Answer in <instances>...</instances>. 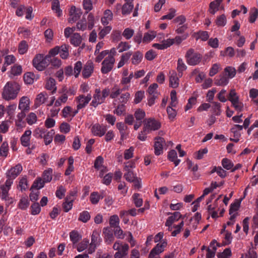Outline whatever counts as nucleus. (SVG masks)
Returning <instances> with one entry per match:
<instances>
[{
	"instance_id": "f257e3e1",
	"label": "nucleus",
	"mask_w": 258,
	"mask_h": 258,
	"mask_svg": "<svg viewBox=\"0 0 258 258\" xmlns=\"http://www.w3.org/2000/svg\"><path fill=\"white\" fill-rule=\"evenodd\" d=\"M20 87L16 82H8L3 88L2 97L6 100H14L17 97Z\"/></svg>"
},
{
	"instance_id": "f03ea898",
	"label": "nucleus",
	"mask_w": 258,
	"mask_h": 258,
	"mask_svg": "<svg viewBox=\"0 0 258 258\" xmlns=\"http://www.w3.org/2000/svg\"><path fill=\"white\" fill-rule=\"evenodd\" d=\"M109 93L110 90L108 88H104L102 91H100L99 88L96 89L90 105L96 108L99 105L103 103L106 98L109 95Z\"/></svg>"
},
{
	"instance_id": "7ed1b4c3",
	"label": "nucleus",
	"mask_w": 258,
	"mask_h": 258,
	"mask_svg": "<svg viewBox=\"0 0 258 258\" xmlns=\"http://www.w3.org/2000/svg\"><path fill=\"white\" fill-rule=\"evenodd\" d=\"M49 55L37 54L32 60L33 67L38 71L44 70L50 64Z\"/></svg>"
},
{
	"instance_id": "20e7f679",
	"label": "nucleus",
	"mask_w": 258,
	"mask_h": 258,
	"mask_svg": "<svg viewBox=\"0 0 258 258\" xmlns=\"http://www.w3.org/2000/svg\"><path fill=\"white\" fill-rule=\"evenodd\" d=\"M185 57L187 63L190 66H196L199 64L202 58V55L192 48L186 52Z\"/></svg>"
},
{
	"instance_id": "39448f33",
	"label": "nucleus",
	"mask_w": 258,
	"mask_h": 258,
	"mask_svg": "<svg viewBox=\"0 0 258 258\" xmlns=\"http://www.w3.org/2000/svg\"><path fill=\"white\" fill-rule=\"evenodd\" d=\"M101 241L99 232L96 230H94L91 235V242L88 249V253H92L94 252L96 247L100 245Z\"/></svg>"
},
{
	"instance_id": "423d86ee",
	"label": "nucleus",
	"mask_w": 258,
	"mask_h": 258,
	"mask_svg": "<svg viewBox=\"0 0 258 258\" xmlns=\"http://www.w3.org/2000/svg\"><path fill=\"white\" fill-rule=\"evenodd\" d=\"M115 58L111 55H108L102 61L101 72L102 74H107L111 71L113 68Z\"/></svg>"
},
{
	"instance_id": "0eeeda50",
	"label": "nucleus",
	"mask_w": 258,
	"mask_h": 258,
	"mask_svg": "<svg viewBox=\"0 0 258 258\" xmlns=\"http://www.w3.org/2000/svg\"><path fill=\"white\" fill-rule=\"evenodd\" d=\"M161 127V123L157 120L150 118L147 119L144 124V132H147L148 133L152 131H156Z\"/></svg>"
},
{
	"instance_id": "6e6552de",
	"label": "nucleus",
	"mask_w": 258,
	"mask_h": 258,
	"mask_svg": "<svg viewBox=\"0 0 258 258\" xmlns=\"http://www.w3.org/2000/svg\"><path fill=\"white\" fill-rule=\"evenodd\" d=\"M167 245V243L165 240L162 241L161 243L157 244L151 250L149 254V258H160L159 254L164 251Z\"/></svg>"
},
{
	"instance_id": "1a4fd4ad",
	"label": "nucleus",
	"mask_w": 258,
	"mask_h": 258,
	"mask_svg": "<svg viewBox=\"0 0 258 258\" xmlns=\"http://www.w3.org/2000/svg\"><path fill=\"white\" fill-rule=\"evenodd\" d=\"M92 98V96L90 94H88L86 96L84 95H80L76 98V100L77 103V108L78 110H80L84 107L89 103Z\"/></svg>"
},
{
	"instance_id": "9d476101",
	"label": "nucleus",
	"mask_w": 258,
	"mask_h": 258,
	"mask_svg": "<svg viewBox=\"0 0 258 258\" xmlns=\"http://www.w3.org/2000/svg\"><path fill=\"white\" fill-rule=\"evenodd\" d=\"M70 17L68 21L73 23L78 21L82 15V10L80 9L76 8L75 6H72L69 12Z\"/></svg>"
},
{
	"instance_id": "9b49d317",
	"label": "nucleus",
	"mask_w": 258,
	"mask_h": 258,
	"mask_svg": "<svg viewBox=\"0 0 258 258\" xmlns=\"http://www.w3.org/2000/svg\"><path fill=\"white\" fill-rule=\"evenodd\" d=\"M169 85L173 88H176L179 86V78L178 74L174 70H172L169 73Z\"/></svg>"
},
{
	"instance_id": "f8f14e48",
	"label": "nucleus",
	"mask_w": 258,
	"mask_h": 258,
	"mask_svg": "<svg viewBox=\"0 0 258 258\" xmlns=\"http://www.w3.org/2000/svg\"><path fill=\"white\" fill-rule=\"evenodd\" d=\"M154 143V153L157 156L160 155L163 153V144H165V141L164 138L160 137L155 138Z\"/></svg>"
},
{
	"instance_id": "ddd939ff",
	"label": "nucleus",
	"mask_w": 258,
	"mask_h": 258,
	"mask_svg": "<svg viewBox=\"0 0 258 258\" xmlns=\"http://www.w3.org/2000/svg\"><path fill=\"white\" fill-rule=\"evenodd\" d=\"M94 64L90 61H88L84 66L82 70V76L84 78H89L94 71Z\"/></svg>"
},
{
	"instance_id": "4468645a",
	"label": "nucleus",
	"mask_w": 258,
	"mask_h": 258,
	"mask_svg": "<svg viewBox=\"0 0 258 258\" xmlns=\"http://www.w3.org/2000/svg\"><path fill=\"white\" fill-rule=\"evenodd\" d=\"M106 128L104 126L101 125L99 123H96L92 125L91 132L96 136L102 137L105 135L106 132Z\"/></svg>"
},
{
	"instance_id": "2eb2a0df",
	"label": "nucleus",
	"mask_w": 258,
	"mask_h": 258,
	"mask_svg": "<svg viewBox=\"0 0 258 258\" xmlns=\"http://www.w3.org/2000/svg\"><path fill=\"white\" fill-rule=\"evenodd\" d=\"M23 170L22 165L20 164H17L8 170L6 173L7 177H10L15 179Z\"/></svg>"
},
{
	"instance_id": "dca6fc26",
	"label": "nucleus",
	"mask_w": 258,
	"mask_h": 258,
	"mask_svg": "<svg viewBox=\"0 0 258 258\" xmlns=\"http://www.w3.org/2000/svg\"><path fill=\"white\" fill-rule=\"evenodd\" d=\"M105 241L107 244H111L114 240L113 232L110 227H105L103 229Z\"/></svg>"
},
{
	"instance_id": "f3484780",
	"label": "nucleus",
	"mask_w": 258,
	"mask_h": 258,
	"mask_svg": "<svg viewBox=\"0 0 258 258\" xmlns=\"http://www.w3.org/2000/svg\"><path fill=\"white\" fill-rule=\"evenodd\" d=\"M29 99L27 97H22L19 101L18 108L21 110L27 111L29 110Z\"/></svg>"
},
{
	"instance_id": "a211bd4d",
	"label": "nucleus",
	"mask_w": 258,
	"mask_h": 258,
	"mask_svg": "<svg viewBox=\"0 0 258 258\" xmlns=\"http://www.w3.org/2000/svg\"><path fill=\"white\" fill-rule=\"evenodd\" d=\"M181 214L179 212H174L171 216H169L166 222L165 226L172 225V224L177 221L181 218Z\"/></svg>"
},
{
	"instance_id": "6ab92c4d",
	"label": "nucleus",
	"mask_w": 258,
	"mask_h": 258,
	"mask_svg": "<svg viewBox=\"0 0 258 258\" xmlns=\"http://www.w3.org/2000/svg\"><path fill=\"white\" fill-rule=\"evenodd\" d=\"M116 127L119 131L120 140L123 141L126 138L127 135V133L126 132L127 126L122 122H118L116 123Z\"/></svg>"
},
{
	"instance_id": "aec40b11",
	"label": "nucleus",
	"mask_w": 258,
	"mask_h": 258,
	"mask_svg": "<svg viewBox=\"0 0 258 258\" xmlns=\"http://www.w3.org/2000/svg\"><path fill=\"white\" fill-rule=\"evenodd\" d=\"M89 243V240L88 239L85 238L81 242L77 243L74 246H73L74 248L77 249L79 252H82L86 249L88 246Z\"/></svg>"
},
{
	"instance_id": "412c9836",
	"label": "nucleus",
	"mask_w": 258,
	"mask_h": 258,
	"mask_svg": "<svg viewBox=\"0 0 258 258\" xmlns=\"http://www.w3.org/2000/svg\"><path fill=\"white\" fill-rule=\"evenodd\" d=\"M143 58V54L140 51H137L133 54L131 59L132 64L134 65L139 64Z\"/></svg>"
},
{
	"instance_id": "4be33fe9",
	"label": "nucleus",
	"mask_w": 258,
	"mask_h": 258,
	"mask_svg": "<svg viewBox=\"0 0 258 258\" xmlns=\"http://www.w3.org/2000/svg\"><path fill=\"white\" fill-rule=\"evenodd\" d=\"M176 69L179 77H181L183 75V72L187 69V66L184 63L183 59L181 58H178L177 60Z\"/></svg>"
},
{
	"instance_id": "5701e85b",
	"label": "nucleus",
	"mask_w": 258,
	"mask_h": 258,
	"mask_svg": "<svg viewBox=\"0 0 258 258\" xmlns=\"http://www.w3.org/2000/svg\"><path fill=\"white\" fill-rule=\"evenodd\" d=\"M48 95L45 92L40 93L37 96L35 101V105L37 106H39L44 103Z\"/></svg>"
},
{
	"instance_id": "b1692460",
	"label": "nucleus",
	"mask_w": 258,
	"mask_h": 258,
	"mask_svg": "<svg viewBox=\"0 0 258 258\" xmlns=\"http://www.w3.org/2000/svg\"><path fill=\"white\" fill-rule=\"evenodd\" d=\"M82 40L81 35L78 33H75L71 37L70 42L74 46H78L81 43Z\"/></svg>"
},
{
	"instance_id": "393cba45",
	"label": "nucleus",
	"mask_w": 258,
	"mask_h": 258,
	"mask_svg": "<svg viewBox=\"0 0 258 258\" xmlns=\"http://www.w3.org/2000/svg\"><path fill=\"white\" fill-rule=\"evenodd\" d=\"M53 169L49 168L45 170L42 174V178L45 182H49L52 180Z\"/></svg>"
},
{
	"instance_id": "a878e982",
	"label": "nucleus",
	"mask_w": 258,
	"mask_h": 258,
	"mask_svg": "<svg viewBox=\"0 0 258 258\" xmlns=\"http://www.w3.org/2000/svg\"><path fill=\"white\" fill-rule=\"evenodd\" d=\"M52 10L56 13L58 17H60L62 14V11L60 9L59 2L58 0H53L51 4Z\"/></svg>"
},
{
	"instance_id": "bb28decb",
	"label": "nucleus",
	"mask_w": 258,
	"mask_h": 258,
	"mask_svg": "<svg viewBox=\"0 0 258 258\" xmlns=\"http://www.w3.org/2000/svg\"><path fill=\"white\" fill-rule=\"evenodd\" d=\"M168 159L170 161L173 162L175 166H177L180 162V160L177 159V153L174 150H172L169 152Z\"/></svg>"
},
{
	"instance_id": "cd10ccee",
	"label": "nucleus",
	"mask_w": 258,
	"mask_h": 258,
	"mask_svg": "<svg viewBox=\"0 0 258 258\" xmlns=\"http://www.w3.org/2000/svg\"><path fill=\"white\" fill-rule=\"evenodd\" d=\"M85 14L83 15L82 19L78 21L77 23V30L79 31H84L88 29L87 21L85 17Z\"/></svg>"
},
{
	"instance_id": "c85d7f7f",
	"label": "nucleus",
	"mask_w": 258,
	"mask_h": 258,
	"mask_svg": "<svg viewBox=\"0 0 258 258\" xmlns=\"http://www.w3.org/2000/svg\"><path fill=\"white\" fill-rule=\"evenodd\" d=\"M70 237L73 242V246L76 245L82 238V236L79 233L75 231H72L70 232Z\"/></svg>"
},
{
	"instance_id": "c756f323",
	"label": "nucleus",
	"mask_w": 258,
	"mask_h": 258,
	"mask_svg": "<svg viewBox=\"0 0 258 258\" xmlns=\"http://www.w3.org/2000/svg\"><path fill=\"white\" fill-rule=\"evenodd\" d=\"M46 88L47 90H51L52 94L55 92L56 87H55V81L54 79L50 78L47 81Z\"/></svg>"
},
{
	"instance_id": "7c9ffc66",
	"label": "nucleus",
	"mask_w": 258,
	"mask_h": 258,
	"mask_svg": "<svg viewBox=\"0 0 258 258\" xmlns=\"http://www.w3.org/2000/svg\"><path fill=\"white\" fill-rule=\"evenodd\" d=\"M156 36L155 31H151L150 33H145L143 38V42L148 43L152 40Z\"/></svg>"
},
{
	"instance_id": "2f4dec72",
	"label": "nucleus",
	"mask_w": 258,
	"mask_h": 258,
	"mask_svg": "<svg viewBox=\"0 0 258 258\" xmlns=\"http://www.w3.org/2000/svg\"><path fill=\"white\" fill-rule=\"evenodd\" d=\"M34 73L27 72L24 75L23 79L26 84H32L34 82Z\"/></svg>"
},
{
	"instance_id": "473e14b6",
	"label": "nucleus",
	"mask_w": 258,
	"mask_h": 258,
	"mask_svg": "<svg viewBox=\"0 0 258 258\" xmlns=\"http://www.w3.org/2000/svg\"><path fill=\"white\" fill-rule=\"evenodd\" d=\"M44 184L45 182L41 177H37L34 181L31 188L40 189L44 187Z\"/></svg>"
},
{
	"instance_id": "72a5a7b5",
	"label": "nucleus",
	"mask_w": 258,
	"mask_h": 258,
	"mask_svg": "<svg viewBox=\"0 0 258 258\" xmlns=\"http://www.w3.org/2000/svg\"><path fill=\"white\" fill-rule=\"evenodd\" d=\"M69 46L67 45H62L61 46H59V53L60 57L62 59H66L69 55V51H68Z\"/></svg>"
},
{
	"instance_id": "f704fd0d",
	"label": "nucleus",
	"mask_w": 258,
	"mask_h": 258,
	"mask_svg": "<svg viewBox=\"0 0 258 258\" xmlns=\"http://www.w3.org/2000/svg\"><path fill=\"white\" fill-rule=\"evenodd\" d=\"M54 131L51 130L48 132L46 135H44L43 138L45 142V144L47 145L51 143L53 139V136L54 134Z\"/></svg>"
},
{
	"instance_id": "c9c22d12",
	"label": "nucleus",
	"mask_w": 258,
	"mask_h": 258,
	"mask_svg": "<svg viewBox=\"0 0 258 258\" xmlns=\"http://www.w3.org/2000/svg\"><path fill=\"white\" fill-rule=\"evenodd\" d=\"M119 219L116 215L111 216L109 219V224L111 227L115 228L119 226Z\"/></svg>"
},
{
	"instance_id": "e433bc0d",
	"label": "nucleus",
	"mask_w": 258,
	"mask_h": 258,
	"mask_svg": "<svg viewBox=\"0 0 258 258\" xmlns=\"http://www.w3.org/2000/svg\"><path fill=\"white\" fill-rule=\"evenodd\" d=\"M82 70H83V65L81 61H78L75 63L74 69V74L75 78H78Z\"/></svg>"
},
{
	"instance_id": "4c0bfd02",
	"label": "nucleus",
	"mask_w": 258,
	"mask_h": 258,
	"mask_svg": "<svg viewBox=\"0 0 258 258\" xmlns=\"http://www.w3.org/2000/svg\"><path fill=\"white\" fill-rule=\"evenodd\" d=\"M91 216L87 211H84L80 214L78 220L83 223L87 222L90 219Z\"/></svg>"
},
{
	"instance_id": "58836bf2",
	"label": "nucleus",
	"mask_w": 258,
	"mask_h": 258,
	"mask_svg": "<svg viewBox=\"0 0 258 258\" xmlns=\"http://www.w3.org/2000/svg\"><path fill=\"white\" fill-rule=\"evenodd\" d=\"M28 44L26 41H22L19 44L18 51L20 54H24L27 51Z\"/></svg>"
},
{
	"instance_id": "ea45409f",
	"label": "nucleus",
	"mask_w": 258,
	"mask_h": 258,
	"mask_svg": "<svg viewBox=\"0 0 258 258\" xmlns=\"http://www.w3.org/2000/svg\"><path fill=\"white\" fill-rule=\"evenodd\" d=\"M133 8V4H128V3H125L122 7V15H125L130 14Z\"/></svg>"
},
{
	"instance_id": "a19ab883",
	"label": "nucleus",
	"mask_w": 258,
	"mask_h": 258,
	"mask_svg": "<svg viewBox=\"0 0 258 258\" xmlns=\"http://www.w3.org/2000/svg\"><path fill=\"white\" fill-rule=\"evenodd\" d=\"M46 130L43 128H37L33 132V136L37 139L43 138L44 134L46 133Z\"/></svg>"
},
{
	"instance_id": "79ce46f5",
	"label": "nucleus",
	"mask_w": 258,
	"mask_h": 258,
	"mask_svg": "<svg viewBox=\"0 0 258 258\" xmlns=\"http://www.w3.org/2000/svg\"><path fill=\"white\" fill-rule=\"evenodd\" d=\"M222 165L223 168L226 170L231 169L233 167L234 165L232 161L228 158H225L222 160L221 161Z\"/></svg>"
},
{
	"instance_id": "37998d69",
	"label": "nucleus",
	"mask_w": 258,
	"mask_h": 258,
	"mask_svg": "<svg viewBox=\"0 0 258 258\" xmlns=\"http://www.w3.org/2000/svg\"><path fill=\"white\" fill-rule=\"evenodd\" d=\"M8 143L7 142H4L0 147V155L6 157L8 155Z\"/></svg>"
},
{
	"instance_id": "c03bdc74",
	"label": "nucleus",
	"mask_w": 258,
	"mask_h": 258,
	"mask_svg": "<svg viewBox=\"0 0 258 258\" xmlns=\"http://www.w3.org/2000/svg\"><path fill=\"white\" fill-rule=\"evenodd\" d=\"M11 72L14 76L20 75L22 72V67L18 64H15L12 67Z\"/></svg>"
},
{
	"instance_id": "a18cd8bd",
	"label": "nucleus",
	"mask_w": 258,
	"mask_h": 258,
	"mask_svg": "<svg viewBox=\"0 0 258 258\" xmlns=\"http://www.w3.org/2000/svg\"><path fill=\"white\" fill-rule=\"evenodd\" d=\"M231 104L232 106H233L236 111L238 112L242 111L243 108V104L242 102L239 101V99L237 100H233Z\"/></svg>"
},
{
	"instance_id": "49530a36",
	"label": "nucleus",
	"mask_w": 258,
	"mask_h": 258,
	"mask_svg": "<svg viewBox=\"0 0 258 258\" xmlns=\"http://www.w3.org/2000/svg\"><path fill=\"white\" fill-rule=\"evenodd\" d=\"M144 93L145 92L144 91L140 90L137 91L135 95L134 102L135 104L140 103L145 97Z\"/></svg>"
},
{
	"instance_id": "de8ad7c7",
	"label": "nucleus",
	"mask_w": 258,
	"mask_h": 258,
	"mask_svg": "<svg viewBox=\"0 0 258 258\" xmlns=\"http://www.w3.org/2000/svg\"><path fill=\"white\" fill-rule=\"evenodd\" d=\"M171 102L169 106L175 107L177 104V98L176 97V92L173 90L170 93Z\"/></svg>"
},
{
	"instance_id": "09e8293b",
	"label": "nucleus",
	"mask_w": 258,
	"mask_h": 258,
	"mask_svg": "<svg viewBox=\"0 0 258 258\" xmlns=\"http://www.w3.org/2000/svg\"><path fill=\"white\" fill-rule=\"evenodd\" d=\"M232 253L230 248H227L222 252L217 254L218 258H230Z\"/></svg>"
},
{
	"instance_id": "8fccbe9b",
	"label": "nucleus",
	"mask_w": 258,
	"mask_h": 258,
	"mask_svg": "<svg viewBox=\"0 0 258 258\" xmlns=\"http://www.w3.org/2000/svg\"><path fill=\"white\" fill-rule=\"evenodd\" d=\"M225 75L228 76L229 78H233L236 75V70L235 68L231 67H227L224 69Z\"/></svg>"
},
{
	"instance_id": "3c124183",
	"label": "nucleus",
	"mask_w": 258,
	"mask_h": 258,
	"mask_svg": "<svg viewBox=\"0 0 258 258\" xmlns=\"http://www.w3.org/2000/svg\"><path fill=\"white\" fill-rule=\"evenodd\" d=\"M132 198L134 203L137 207H140L143 204V200L140 197V194H135L133 195Z\"/></svg>"
},
{
	"instance_id": "603ef678",
	"label": "nucleus",
	"mask_w": 258,
	"mask_h": 258,
	"mask_svg": "<svg viewBox=\"0 0 258 258\" xmlns=\"http://www.w3.org/2000/svg\"><path fill=\"white\" fill-rule=\"evenodd\" d=\"M183 225L184 222L183 221H182L178 225H173V227L175 228V230L172 232L171 236H176L178 234H179L182 229Z\"/></svg>"
},
{
	"instance_id": "864d4df0",
	"label": "nucleus",
	"mask_w": 258,
	"mask_h": 258,
	"mask_svg": "<svg viewBox=\"0 0 258 258\" xmlns=\"http://www.w3.org/2000/svg\"><path fill=\"white\" fill-rule=\"evenodd\" d=\"M212 109L216 115H220L221 112V104L218 102H212Z\"/></svg>"
},
{
	"instance_id": "5fc2aeb1",
	"label": "nucleus",
	"mask_w": 258,
	"mask_h": 258,
	"mask_svg": "<svg viewBox=\"0 0 258 258\" xmlns=\"http://www.w3.org/2000/svg\"><path fill=\"white\" fill-rule=\"evenodd\" d=\"M229 82V79L225 76H222L220 79L215 81V84L217 86H225Z\"/></svg>"
},
{
	"instance_id": "6e6d98bb",
	"label": "nucleus",
	"mask_w": 258,
	"mask_h": 258,
	"mask_svg": "<svg viewBox=\"0 0 258 258\" xmlns=\"http://www.w3.org/2000/svg\"><path fill=\"white\" fill-rule=\"evenodd\" d=\"M109 54V50H105L101 51L96 55V57L95 58V61L97 62H100L107 54Z\"/></svg>"
},
{
	"instance_id": "4d7b16f0",
	"label": "nucleus",
	"mask_w": 258,
	"mask_h": 258,
	"mask_svg": "<svg viewBox=\"0 0 258 258\" xmlns=\"http://www.w3.org/2000/svg\"><path fill=\"white\" fill-rule=\"evenodd\" d=\"M131 48V45L128 44L127 42H121L117 46L119 52H122L123 51L127 50Z\"/></svg>"
},
{
	"instance_id": "13d9d810",
	"label": "nucleus",
	"mask_w": 258,
	"mask_h": 258,
	"mask_svg": "<svg viewBox=\"0 0 258 258\" xmlns=\"http://www.w3.org/2000/svg\"><path fill=\"white\" fill-rule=\"evenodd\" d=\"M94 17L92 13H90L87 17L88 29L91 30L94 26Z\"/></svg>"
},
{
	"instance_id": "bf43d9fd",
	"label": "nucleus",
	"mask_w": 258,
	"mask_h": 258,
	"mask_svg": "<svg viewBox=\"0 0 258 258\" xmlns=\"http://www.w3.org/2000/svg\"><path fill=\"white\" fill-rule=\"evenodd\" d=\"M83 8L86 11L85 15L93 9L92 0H83Z\"/></svg>"
},
{
	"instance_id": "052dcab7",
	"label": "nucleus",
	"mask_w": 258,
	"mask_h": 258,
	"mask_svg": "<svg viewBox=\"0 0 258 258\" xmlns=\"http://www.w3.org/2000/svg\"><path fill=\"white\" fill-rule=\"evenodd\" d=\"M216 25L218 26L223 27L226 24V16L223 14L218 17L216 21Z\"/></svg>"
},
{
	"instance_id": "680f3d73",
	"label": "nucleus",
	"mask_w": 258,
	"mask_h": 258,
	"mask_svg": "<svg viewBox=\"0 0 258 258\" xmlns=\"http://www.w3.org/2000/svg\"><path fill=\"white\" fill-rule=\"evenodd\" d=\"M121 90L118 88L117 86H115L111 90L110 93H109L110 97L112 99H115L117 98L120 94Z\"/></svg>"
},
{
	"instance_id": "e2e57ef3",
	"label": "nucleus",
	"mask_w": 258,
	"mask_h": 258,
	"mask_svg": "<svg viewBox=\"0 0 258 258\" xmlns=\"http://www.w3.org/2000/svg\"><path fill=\"white\" fill-rule=\"evenodd\" d=\"M90 201L93 205H96L99 201V193L96 191L92 192L90 197Z\"/></svg>"
},
{
	"instance_id": "0e129e2a",
	"label": "nucleus",
	"mask_w": 258,
	"mask_h": 258,
	"mask_svg": "<svg viewBox=\"0 0 258 258\" xmlns=\"http://www.w3.org/2000/svg\"><path fill=\"white\" fill-rule=\"evenodd\" d=\"M29 205V202L27 198H23L20 200L19 203V208L21 210H26Z\"/></svg>"
},
{
	"instance_id": "69168bd1",
	"label": "nucleus",
	"mask_w": 258,
	"mask_h": 258,
	"mask_svg": "<svg viewBox=\"0 0 258 258\" xmlns=\"http://www.w3.org/2000/svg\"><path fill=\"white\" fill-rule=\"evenodd\" d=\"M135 116L137 121H142L145 116V112L141 109H138L135 113Z\"/></svg>"
},
{
	"instance_id": "338daca9",
	"label": "nucleus",
	"mask_w": 258,
	"mask_h": 258,
	"mask_svg": "<svg viewBox=\"0 0 258 258\" xmlns=\"http://www.w3.org/2000/svg\"><path fill=\"white\" fill-rule=\"evenodd\" d=\"M66 191V190L63 186H58L55 192L56 197L59 199H62L64 196Z\"/></svg>"
},
{
	"instance_id": "774afa93",
	"label": "nucleus",
	"mask_w": 258,
	"mask_h": 258,
	"mask_svg": "<svg viewBox=\"0 0 258 258\" xmlns=\"http://www.w3.org/2000/svg\"><path fill=\"white\" fill-rule=\"evenodd\" d=\"M31 213L33 215H35L38 214L41 211V208H40V205L38 203H33L31 205Z\"/></svg>"
}]
</instances>
